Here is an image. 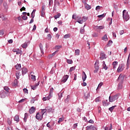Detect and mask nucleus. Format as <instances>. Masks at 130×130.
<instances>
[{"label": "nucleus", "instance_id": "0e129e2a", "mask_svg": "<svg viewBox=\"0 0 130 130\" xmlns=\"http://www.w3.org/2000/svg\"><path fill=\"white\" fill-rule=\"evenodd\" d=\"M87 1L88 0H82V3L83 4H84V5H86V4H87Z\"/></svg>", "mask_w": 130, "mask_h": 130}, {"label": "nucleus", "instance_id": "de8ad7c7", "mask_svg": "<svg viewBox=\"0 0 130 130\" xmlns=\"http://www.w3.org/2000/svg\"><path fill=\"white\" fill-rule=\"evenodd\" d=\"M22 19L24 20H27V19H28V17H27L26 15H24L22 17Z\"/></svg>", "mask_w": 130, "mask_h": 130}, {"label": "nucleus", "instance_id": "69168bd1", "mask_svg": "<svg viewBox=\"0 0 130 130\" xmlns=\"http://www.w3.org/2000/svg\"><path fill=\"white\" fill-rule=\"evenodd\" d=\"M58 25H62V21H61V20L58 21Z\"/></svg>", "mask_w": 130, "mask_h": 130}, {"label": "nucleus", "instance_id": "f257e3e1", "mask_svg": "<svg viewBox=\"0 0 130 130\" xmlns=\"http://www.w3.org/2000/svg\"><path fill=\"white\" fill-rule=\"evenodd\" d=\"M124 80V76L122 75H120L118 78V81L119 82L118 85V89H122V83Z\"/></svg>", "mask_w": 130, "mask_h": 130}, {"label": "nucleus", "instance_id": "412c9836", "mask_svg": "<svg viewBox=\"0 0 130 130\" xmlns=\"http://www.w3.org/2000/svg\"><path fill=\"white\" fill-rule=\"evenodd\" d=\"M84 8L85 9H86L87 11H89V10H90L91 9V6L87 4V3L86 4L84 5Z\"/></svg>", "mask_w": 130, "mask_h": 130}, {"label": "nucleus", "instance_id": "7c9ffc66", "mask_svg": "<svg viewBox=\"0 0 130 130\" xmlns=\"http://www.w3.org/2000/svg\"><path fill=\"white\" fill-rule=\"evenodd\" d=\"M115 107H116V106H112L109 108V110L111 111V112H112V111H113V110L115 108Z\"/></svg>", "mask_w": 130, "mask_h": 130}, {"label": "nucleus", "instance_id": "13d9d810", "mask_svg": "<svg viewBox=\"0 0 130 130\" xmlns=\"http://www.w3.org/2000/svg\"><path fill=\"white\" fill-rule=\"evenodd\" d=\"M23 92L24 93H26V94H28V89H27L26 88H24Z\"/></svg>", "mask_w": 130, "mask_h": 130}, {"label": "nucleus", "instance_id": "a878e982", "mask_svg": "<svg viewBox=\"0 0 130 130\" xmlns=\"http://www.w3.org/2000/svg\"><path fill=\"white\" fill-rule=\"evenodd\" d=\"M102 40H104V41H108V39L107 38V35H105L104 37L102 38Z\"/></svg>", "mask_w": 130, "mask_h": 130}, {"label": "nucleus", "instance_id": "3c124183", "mask_svg": "<svg viewBox=\"0 0 130 130\" xmlns=\"http://www.w3.org/2000/svg\"><path fill=\"white\" fill-rule=\"evenodd\" d=\"M95 102H100V97H98L95 99Z\"/></svg>", "mask_w": 130, "mask_h": 130}, {"label": "nucleus", "instance_id": "49530a36", "mask_svg": "<svg viewBox=\"0 0 130 130\" xmlns=\"http://www.w3.org/2000/svg\"><path fill=\"white\" fill-rule=\"evenodd\" d=\"M63 118H59V120L58 121V123H60V122H62V121H63Z\"/></svg>", "mask_w": 130, "mask_h": 130}, {"label": "nucleus", "instance_id": "72a5a7b5", "mask_svg": "<svg viewBox=\"0 0 130 130\" xmlns=\"http://www.w3.org/2000/svg\"><path fill=\"white\" fill-rule=\"evenodd\" d=\"M4 89L5 91H6V92H7V93H9V91H10V88H9V87L5 86L4 87Z\"/></svg>", "mask_w": 130, "mask_h": 130}, {"label": "nucleus", "instance_id": "aec40b11", "mask_svg": "<svg viewBox=\"0 0 130 130\" xmlns=\"http://www.w3.org/2000/svg\"><path fill=\"white\" fill-rule=\"evenodd\" d=\"M100 58L102 60L105 59V54L104 53H100Z\"/></svg>", "mask_w": 130, "mask_h": 130}, {"label": "nucleus", "instance_id": "e433bc0d", "mask_svg": "<svg viewBox=\"0 0 130 130\" xmlns=\"http://www.w3.org/2000/svg\"><path fill=\"white\" fill-rule=\"evenodd\" d=\"M16 54H20V55H22V51L18 49L17 51H16Z\"/></svg>", "mask_w": 130, "mask_h": 130}, {"label": "nucleus", "instance_id": "6e6d98bb", "mask_svg": "<svg viewBox=\"0 0 130 130\" xmlns=\"http://www.w3.org/2000/svg\"><path fill=\"white\" fill-rule=\"evenodd\" d=\"M31 17L32 18V19H34V17H35V13L34 12H32L31 14Z\"/></svg>", "mask_w": 130, "mask_h": 130}, {"label": "nucleus", "instance_id": "f3484780", "mask_svg": "<svg viewBox=\"0 0 130 130\" xmlns=\"http://www.w3.org/2000/svg\"><path fill=\"white\" fill-rule=\"evenodd\" d=\"M129 55H130V53L128 55L127 60V63H126V70H128V68H129Z\"/></svg>", "mask_w": 130, "mask_h": 130}, {"label": "nucleus", "instance_id": "c85d7f7f", "mask_svg": "<svg viewBox=\"0 0 130 130\" xmlns=\"http://www.w3.org/2000/svg\"><path fill=\"white\" fill-rule=\"evenodd\" d=\"M52 93H53V88H50L49 95L52 97Z\"/></svg>", "mask_w": 130, "mask_h": 130}, {"label": "nucleus", "instance_id": "7ed1b4c3", "mask_svg": "<svg viewBox=\"0 0 130 130\" xmlns=\"http://www.w3.org/2000/svg\"><path fill=\"white\" fill-rule=\"evenodd\" d=\"M118 99V95L116 94L113 96H109V100L110 102H114L115 100H117Z\"/></svg>", "mask_w": 130, "mask_h": 130}, {"label": "nucleus", "instance_id": "e2e57ef3", "mask_svg": "<svg viewBox=\"0 0 130 130\" xmlns=\"http://www.w3.org/2000/svg\"><path fill=\"white\" fill-rule=\"evenodd\" d=\"M25 10H26V8L25 7H23L22 8H21L20 9V12H22V11H25Z\"/></svg>", "mask_w": 130, "mask_h": 130}, {"label": "nucleus", "instance_id": "4468645a", "mask_svg": "<svg viewBox=\"0 0 130 130\" xmlns=\"http://www.w3.org/2000/svg\"><path fill=\"white\" fill-rule=\"evenodd\" d=\"M82 78L83 82H85V81H86V79H87V75H86L85 72H83Z\"/></svg>", "mask_w": 130, "mask_h": 130}, {"label": "nucleus", "instance_id": "a211bd4d", "mask_svg": "<svg viewBox=\"0 0 130 130\" xmlns=\"http://www.w3.org/2000/svg\"><path fill=\"white\" fill-rule=\"evenodd\" d=\"M103 69H104V70H105V71H107L108 67H107V66H106V64L105 63V61H103Z\"/></svg>", "mask_w": 130, "mask_h": 130}, {"label": "nucleus", "instance_id": "b1692460", "mask_svg": "<svg viewBox=\"0 0 130 130\" xmlns=\"http://www.w3.org/2000/svg\"><path fill=\"white\" fill-rule=\"evenodd\" d=\"M52 96H50V95H49V96H46V97H44L43 98V101H46L47 100H49V99H50V98H51Z\"/></svg>", "mask_w": 130, "mask_h": 130}, {"label": "nucleus", "instance_id": "6e6552de", "mask_svg": "<svg viewBox=\"0 0 130 130\" xmlns=\"http://www.w3.org/2000/svg\"><path fill=\"white\" fill-rule=\"evenodd\" d=\"M94 29L96 31H98V30H102L103 29H104V27L103 26H94Z\"/></svg>", "mask_w": 130, "mask_h": 130}, {"label": "nucleus", "instance_id": "79ce46f5", "mask_svg": "<svg viewBox=\"0 0 130 130\" xmlns=\"http://www.w3.org/2000/svg\"><path fill=\"white\" fill-rule=\"evenodd\" d=\"M82 20L83 21V22H86L87 21V20H88V17H85V16H83L82 17Z\"/></svg>", "mask_w": 130, "mask_h": 130}, {"label": "nucleus", "instance_id": "dca6fc26", "mask_svg": "<svg viewBox=\"0 0 130 130\" xmlns=\"http://www.w3.org/2000/svg\"><path fill=\"white\" fill-rule=\"evenodd\" d=\"M1 96L2 98H6V96H7V93L5 91H2L1 93Z\"/></svg>", "mask_w": 130, "mask_h": 130}, {"label": "nucleus", "instance_id": "774afa93", "mask_svg": "<svg viewBox=\"0 0 130 130\" xmlns=\"http://www.w3.org/2000/svg\"><path fill=\"white\" fill-rule=\"evenodd\" d=\"M0 35H1V36H3V35H4V31L0 30Z\"/></svg>", "mask_w": 130, "mask_h": 130}, {"label": "nucleus", "instance_id": "4c0bfd02", "mask_svg": "<svg viewBox=\"0 0 130 130\" xmlns=\"http://www.w3.org/2000/svg\"><path fill=\"white\" fill-rule=\"evenodd\" d=\"M7 122L9 125H11V124H12V120L10 118H8Z\"/></svg>", "mask_w": 130, "mask_h": 130}, {"label": "nucleus", "instance_id": "423d86ee", "mask_svg": "<svg viewBox=\"0 0 130 130\" xmlns=\"http://www.w3.org/2000/svg\"><path fill=\"white\" fill-rule=\"evenodd\" d=\"M69 79V75H64L62 77L61 81L60 82V84H62L63 83H66L67 81H68V79Z\"/></svg>", "mask_w": 130, "mask_h": 130}, {"label": "nucleus", "instance_id": "ea45409f", "mask_svg": "<svg viewBox=\"0 0 130 130\" xmlns=\"http://www.w3.org/2000/svg\"><path fill=\"white\" fill-rule=\"evenodd\" d=\"M75 69H76V68L74 67L70 68V69L69 70L70 73H72L73 72V71H75Z\"/></svg>", "mask_w": 130, "mask_h": 130}, {"label": "nucleus", "instance_id": "338daca9", "mask_svg": "<svg viewBox=\"0 0 130 130\" xmlns=\"http://www.w3.org/2000/svg\"><path fill=\"white\" fill-rule=\"evenodd\" d=\"M123 33H124V30H122L120 31V35H122V34H123Z\"/></svg>", "mask_w": 130, "mask_h": 130}, {"label": "nucleus", "instance_id": "09e8293b", "mask_svg": "<svg viewBox=\"0 0 130 130\" xmlns=\"http://www.w3.org/2000/svg\"><path fill=\"white\" fill-rule=\"evenodd\" d=\"M92 37H98V33H93L92 34Z\"/></svg>", "mask_w": 130, "mask_h": 130}, {"label": "nucleus", "instance_id": "864d4df0", "mask_svg": "<svg viewBox=\"0 0 130 130\" xmlns=\"http://www.w3.org/2000/svg\"><path fill=\"white\" fill-rule=\"evenodd\" d=\"M100 9H101V7H100L99 6H96L95 8L96 11H99V10H100Z\"/></svg>", "mask_w": 130, "mask_h": 130}, {"label": "nucleus", "instance_id": "c9c22d12", "mask_svg": "<svg viewBox=\"0 0 130 130\" xmlns=\"http://www.w3.org/2000/svg\"><path fill=\"white\" fill-rule=\"evenodd\" d=\"M22 48H27V47H28V45H27V43H25L24 44H23L21 45Z\"/></svg>", "mask_w": 130, "mask_h": 130}, {"label": "nucleus", "instance_id": "cd10ccee", "mask_svg": "<svg viewBox=\"0 0 130 130\" xmlns=\"http://www.w3.org/2000/svg\"><path fill=\"white\" fill-rule=\"evenodd\" d=\"M47 111V110L46 109H41V113L42 114V115H44V114Z\"/></svg>", "mask_w": 130, "mask_h": 130}, {"label": "nucleus", "instance_id": "2eb2a0df", "mask_svg": "<svg viewBox=\"0 0 130 130\" xmlns=\"http://www.w3.org/2000/svg\"><path fill=\"white\" fill-rule=\"evenodd\" d=\"M35 107H31V108L29 110V112L30 114H32V113H34L35 112Z\"/></svg>", "mask_w": 130, "mask_h": 130}, {"label": "nucleus", "instance_id": "ddd939ff", "mask_svg": "<svg viewBox=\"0 0 130 130\" xmlns=\"http://www.w3.org/2000/svg\"><path fill=\"white\" fill-rule=\"evenodd\" d=\"M14 120L16 121V122H19L20 121V116L18 115H15Z\"/></svg>", "mask_w": 130, "mask_h": 130}, {"label": "nucleus", "instance_id": "052dcab7", "mask_svg": "<svg viewBox=\"0 0 130 130\" xmlns=\"http://www.w3.org/2000/svg\"><path fill=\"white\" fill-rule=\"evenodd\" d=\"M103 106H107V104L105 101H103Z\"/></svg>", "mask_w": 130, "mask_h": 130}, {"label": "nucleus", "instance_id": "37998d69", "mask_svg": "<svg viewBox=\"0 0 130 130\" xmlns=\"http://www.w3.org/2000/svg\"><path fill=\"white\" fill-rule=\"evenodd\" d=\"M113 42L112 41H109L108 44H107V47L108 46H111V45L112 44Z\"/></svg>", "mask_w": 130, "mask_h": 130}, {"label": "nucleus", "instance_id": "6ab92c4d", "mask_svg": "<svg viewBox=\"0 0 130 130\" xmlns=\"http://www.w3.org/2000/svg\"><path fill=\"white\" fill-rule=\"evenodd\" d=\"M39 47L42 54H44V52H43V45H42V44H40Z\"/></svg>", "mask_w": 130, "mask_h": 130}, {"label": "nucleus", "instance_id": "4d7b16f0", "mask_svg": "<svg viewBox=\"0 0 130 130\" xmlns=\"http://www.w3.org/2000/svg\"><path fill=\"white\" fill-rule=\"evenodd\" d=\"M26 100H25V99H22L21 100H20L19 101H18V103H22L24 102H25Z\"/></svg>", "mask_w": 130, "mask_h": 130}, {"label": "nucleus", "instance_id": "bf43d9fd", "mask_svg": "<svg viewBox=\"0 0 130 130\" xmlns=\"http://www.w3.org/2000/svg\"><path fill=\"white\" fill-rule=\"evenodd\" d=\"M98 18H104L105 17V15L104 14H102L101 15L98 16Z\"/></svg>", "mask_w": 130, "mask_h": 130}, {"label": "nucleus", "instance_id": "9d476101", "mask_svg": "<svg viewBox=\"0 0 130 130\" xmlns=\"http://www.w3.org/2000/svg\"><path fill=\"white\" fill-rule=\"evenodd\" d=\"M40 83V81H38V83H36L35 85H31L30 87L32 90H36V89L37 88V86H39Z\"/></svg>", "mask_w": 130, "mask_h": 130}, {"label": "nucleus", "instance_id": "20e7f679", "mask_svg": "<svg viewBox=\"0 0 130 130\" xmlns=\"http://www.w3.org/2000/svg\"><path fill=\"white\" fill-rule=\"evenodd\" d=\"M123 70H124V65L123 64H120L117 70V73H121Z\"/></svg>", "mask_w": 130, "mask_h": 130}, {"label": "nucleus", "instance_id": "1a4fd4ad", "mask_svg": "<svg viewBox=\"0 0 130 130\" xmlns=\"http://www.w3.org/2000/svg\"><path fill=\"white\" fill-rule=\"evenodd\" d=\"M86 130H97V128L93 125H90L86 127Z\"/></svg>", "mask_w": 130, "mask_h": 130}, {"label": "nucleus", "instance_id": "f03ea898", "mask_svg": "<svg viewBox=\"0 0 130 130\" xmlns=\"http://www.w3.org/2000/svg\"><path fill=\"white\" fill-rule=\"evenodd\" d=\"M123 19L125 21H128L129 19V16L128 15V14H127L126 10L123 11Z\"/></svg>", "mask_w": 130, "mask_h": 130}, {"label": "nucleus", "instance_id": "58836bf2", "mask_svg": "<svg viewBox=\"0 0 130 130\" xmlns=\"http://www.w3.org/2000/svg\"><path fill=\"white\" fill-rule=\"evenodd\" d=\"M70 95H68L67 99L65 100V103H68L70 101Z\"/></svg>", "mask_w": 130, "mask_h": 130}, {"label": "nucleus", "instance_id": "0eeeda50", "mask_svg": "<svg viewBox=\"0 0 130 130\" xmlns=\"http://www.w3.org/2000/svg\"><path fill=\"white\" fill-rule=\"evenodd\" d=\"M76 20H77V22L79 24H82V23H83V18H82V17H81L79 16H77Z\"/></svg>", "mask_w": 130, "mask_h": 130}, {"label": "nucleus", "instance_id": "473e14b6", "mask_svg": "<svg viewBox=\"0 0 130 130\" xmlns=\"http://www.w3.org/2000/svg\"><path fill=\"white\" fill-rule=\"evenodd\" d=\"M30 78H31V80H32V81H36V76H35L33 75H31Z\"/></svg>", "mask_w": 130, "mask_h": 130}, {"label": "nucleus", "instance_id": "c03bdc74", "mask_svg": "<svg viewBox=\"0 0 130 130\" xmlns=\"http://www.w3.org/2000/svg\"><path fill=\"white\" fill-rule=\"evenodd\" d=\"M63 37H64V38H65L66 39L67 38H70V37H71V35H70V34L65 35Z\"/></svg>", "mask_w": 130, "mask_h": 130}, {"label": "nucleus", "instance_id": "a18cd8bd", "mask_svg": "<svg viewBox=\"0 0 130 130\" xmlns=\"http://www.w3.org/2000/svg\"><path fill=\"white\" fill-rule=\"evenodd\" d=\"M67 62L69 63V64H71L73 63V60L72 59H67Z\"/></svg>", "mask_w": 130, "mask_h": 130}, {"label": "nucleus", "instance_id": "c756f323", "mask_svg": "<svg viewBox=\"0 0 130 130\" xmlns=\"http://www.w3.org/2000/svg\"><path fill=\"white\" fill-rule=\"evenodd\" d=\"M15 69L16 70H20L21 69V64H17L15 66Z\"/></svg>", "mask_w": 130, "mask_h": 130}, {"label": "nucleus", "instance_id": "9b49d317", "mask_svg": "<svg viewBox=\"0 0 130 130\" xmlns=\"http://www.w3.org/2000/svg\"><path fill=\"white\" fill-rule=\"evenodd\" d=\"M28 72V70L26 68H23L22 69V76H24V75H26L27 74V72Z\"/></svg>", "mask_w": 130, "mask_h": 130}, {"label": "nucleus", "instance_id": "bb28decb", "mask_svg": "<svg viewBox=\"0 0 130 130\" xmlns=\"http://www.w3.org/2000/svg\"><path fill=\"white\" fill-rule=\"evenodd\" d=\"M27 118H28V113H25L24 114V121L26 122L27 121Z\"/></svg>", "mask_w": 130, "mask_h": 130}, {"label": "nucleus", "instance_id": "603ef678", "mask_svg": "<svg viewBox=\"0 0 130 130\" xmlns=\"http://www.w3.org/2000/svg\"><path fill=\"white\" fill-rule=\"evenodd\" d=\"M72 19H73L74 20H77V16L75 14H74L72 16Z\"/></svg>", "mask_w": 130, "mask_h": 130}, {"label": "nucleus", "instance_id": "680f3d73", "mask_svg": "<svg viewBox=\"0 0 130 130\" xmlns=\"http://www.w3.org/2000/svg\"><path fill=\"white\" fill-rule=\"evenodd\" d=\"M77 126H78V124H77V123H76V124H74V125H73V128H76V127H77Z\"/></svg>", "mask_w": 130, "mask_h": 130}, {"label": "nucleus", "instance_id": "f704fd0d", "mask_svg": "<svg viewBox=\"0 0 130 130\" xmlns=\"http://www.w3.org/2000/svg\"><path fill=\"white\" fill-rule=\"evenodd\" d=\"M60 16H61V15L60 14V13H58L57 15H56L55 16H54V18H55V19H58V18H59V17H60Z\"/></svg>", "mask_w": 130, "mask_h": 130}, {"label": "nucleus", "instance_id": "f8f14e48", "mask_svg": "<svg viewBox=\"0 0 130 130\" xmlns=\"http://www.w3.org/2000/svg\"><path fill=\"white\" fill-rule=\"evenodd\" d=\"M94 69L96 70H99V61L96 60L94 63Z\"/></svg>", "mask_w": 130, "mask_h": 130}, {"label": "nucleus", "instance_id": "5fc2aeb1", "mask_svg": "<svg viewBox=\"0 0 130 130\" xmlns=\"http://www.w3.org/2000/svg\"><path fill=\"white\" fill-rule=\"evenodd\" d=\"M103 85V82H101L99 85H98V89L99 88H101V86Z\"/></svg>", "mask_w": 130, "mask_h": 130}, {"label": "nucleus", "instance_id": "8fccbe9b", "mask_svg": "<svg viewBox=\"0 0 130 130\" xmlns=\"http://www.w3.org/2000/svg\"><path fill=\"white\" fill-rule=\"evenodd\" d=\"M41 16L44 17L45 15V12L44 11H41Z\"/></svg>", "mask_w": 130, "mask_h": 130}, {"label": "nucleus", "instance_id": "393cba45", "mask_svg": "<svg viewBox=\"0 0 130 130\" xmlns=\"http://www.w3.org/2000/svg\"><path fill=\"white\" fill-rule=\"evenodd\" d=\"M117 61H114L113 62L112 66H113V69H116V66H117Z\"/></svg>", "mask_w": 130, "mask_h": 130}, {"label": "nucleus", "instance_id": "39448f33", "mask_svg": "<svg viewBox=\"0 0 130 130\" xmlns=\"http://www.w3.org/2000/svg\"><path fill=\"white\" fill-rule=\"evenodd\" d=\"M36 119H38V120H42V118H43V115L42 114V113H37L36 116Z\"/></svg>", "mask_w": 130, "mask_h": 130}, {"label": "nucleus", "instance_id": "5701e85b", "mask_svg": "<svg viewBox=\"0 0 130 130\" xmlns=\"http://www.w3.org/2000/svg\"><path fill=\"white\" fill-rule=\"evenodd\" d=\"M16 76L17 79L19 80V79H20V76H21V75H20V71H16Z\"/></svg>", "mask_w": 130, "mask_h": 130}, {"label": "nucleus", "instance_id": "a19ab883", "mask_svg": "<svg viewBox=\"0 0 130 130\" xmlns=\"http://www.w3.org/2000/svg\"><path fill=\"white\" fill-rule=\"evenodd\" d=\"M58 96L59 97L58 99H59V100H60V98H61V97H62V92H59V93H58Z\"/></svg>", "mask_w": 130, "mask_h": 130}, {"label": "nucleus", "instance_id": "4be33fe9", "mask_svg": "<svg viewBox=\"0 0 130 130\" xmlns=\"http://www.w3.org/2000/svg\"><path fill=\"white\" fill-rule=\"evenodd\" d=\"M84 97L85 99H88L89 97H90V92H86L84 93Z\"/></svg>", "mask_w": 130, "mask_h": 130}, {"label": "nucleus", "instance_id": "2f4dec72", "mask_svg": "<svg viewBox=\"0 0 130 130\" xmlns=\"http://www.w3.org/2000/svg\"><path fill=\"white\" fill-rule=\"evenodd\" d=\"M75 55H80V50L77 49L75 52Z\"/></svg>", "mask_w": 130, "mask_h": 130}]
</instances>
